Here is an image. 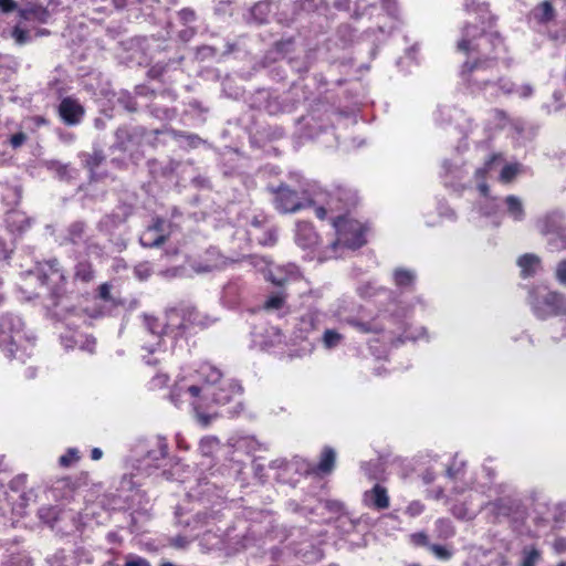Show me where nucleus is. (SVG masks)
<instances>
[{
  "label": "nucleus",
  "instance_id": "obj_12",
  "mask_svg": "<svg viewBox=\"0 0 566 566\" xmlns=\"http://www.w3.org/2000/svg\"><path fill=\"white\" fill-rule=\"evenodd\" d=\"M311 195V188L305 189L302 192V197L294 190L286 186L279 187L275 193V208L283 212H296L298 210L308 208V196Z\"/></svg>",
  "mask_w": 566,
  "mask_h": 566
},
{
  "label": "nucleus",
  "instance_id": "obj_3",
  "mask_svg": "<svg viewBox=\"0 0 566 566\" xmlns=\"http://www.w3.org/2000/svg\"><path fill=\"white\" fill-rule=\"evenodd\" d=\"M217 322V317L201 313L196 307L185 306L181 308H171L166 312L165 319L145 315L144 323L148 333L156 338V343H145L143 348L148 352V356H144L147 365H156L158 357L150 358L151 355L159 353V347L165 337L178 339L186 334L189 326L208 327Z\"/></svg>",
  "mask_w": 566,
  "mask_h": 566
},
{
  "label": "nucleus",
  "instance_id": "obj_64",
  "mask_svg": "<svg viewBox=\"0 0 566 566\" xmlns=\"http://www.w3.org/2000/svg\"><path fill=\"white\" fill-rule=\"evenodd\" d=\"M25 475H18L17 478H14L11 482H10V489L12 491H20V489L22 486H24L25 484Z\"/></svg>",
  "mask_w": 566,
  "mask_h": 566
},
{
  "label": "nucleus",
  "instance_id": "obj_23",
  "mask_svg": "<svg viewBox=\"0 0 566 566\" xmlns=\"http://www.w3.org/2000/svg\"><path fill=\"white\" fill-rule=\"evenodd\" d=\"M75 489L69 478L56 480L48 491V496L55 501H67L73 499Z\"/></svg>",
  "mask_w": 566,
  "mask_h": 566
},
{
  "label": "nucleus",
  "instance_id": "obj_25",
  "mask_svg": "<svg viewBox=\"0 0 566 566\" xmlns=\"http://www.w3.org/2000/svg\"><path fill=\"white\" fill-rule=\"evenodd\" d=\"M18 12L20 18L25 21L45 23L50 18V12L46 8L34 3H31L24 8H20Z\"/></svg>",
  "mask_w": 566,
  "mask_h": 566
},
{
  "label": "nucleus",
  "instance_id": "obj_42",
  "mask_svg": "<svg viewBox=\"0 0 566 566\" xmlns=\"http://www.w3.org/2000/svg\"><path fill=\"white\" fill-rule=\"evenodd\" d=\"M80 459L78 450L75 448H70L63 455L59 458V463L62 467H71Z\"/></svg>",
  "mask_w": 566,
  "mask_h": 566
},
{
  "label": "nucleus",
  "instance_id": "obj_1",
  "mask_svg": "<svg viewBox=\"0 0 566 566\" xmlns=\"http://www.w3.org/2000/svg\"><path fill=\"white\" fill-rule=\"evenodd\" d=\"M458 50L468 55L461 75L473 93H482L491 99L512 94L527 98L533 94V87L530 84L518 86L510 78L501 77L497 81H491L485 77V72L493 67L504 52V44L499 34L479 33L476 27L467 25L458 42Z\"/></svg>",
  "mask_w": 566,
  "mask_h": 566
},
{
  "label": "nucleus",
  "instance_id": "obj_52",
  "mask_svg": "<svg viewBox=\"0 0 566 566\" xmlns=\"http://www.w3.org/2000/svg\"><path fill=\"white\" fill-rule=\"evenodd\" d=\"M78 347L90 354H93L95 350V339L93 337H88L84 335V338H80Z\"/></svg>",
  "mask_w": 566,
  "mask_h": 566
},
{
  "label": "nucleus",
  "instance_id": "obj_15",
  "mask_svg": "<svg viewBox=\"0 0 566 566\" xmlns=\"http://www.w3.org/2000/svg\"><path fill=\"white\" fill-rule=\"evenodd\" d=\"M446 473L448 479L453 483L452 492L457 495L464 493L470 485V481L467 480L465 461L454 455L452 462L447 465Z\"/></svg>",
  "mask_w": 566,
  "mask_h": 566
},
{
  "label": "nucleus",
  "instance_id": "obj_19",
  "mask_svg": "<svg viewBox=\"0 0 566 566\" xmlns=\"http://www.w3.org/2000/svg\"><path fill=\"white\" fill-rule=\"evenodd\" d=\"M167 223L165 220L157 219L153 226H149L140 235V243L147 248H155L163 244L167 239Z\"/></svg>",
  "mask_w": 566,
  "mask_h": 566
},
{
  "label": "nucleus",
  "instance_id": "obj_29",
  "mask_svg": "<svg viewBox=\"0 0 566 566\" xmlns=\"http://www.w3.org/2000/svg\"><path fill=\"white\" fill-rule=\"evenodd\" d=\"M1 566H32V560L24 552L7 553L3 556Z\"/></svg>",
  "mask_w": 566,
  "mask_h": 566
},
{
  "label": "nucleus",
  "instance_id": "obj_24",
  "mask_svg": "<svg viewBox=\"0 0 566 566\" xmlns=\"http://www.w3.org/2000/svg\"><path fill=\"white\" fill-rule=\"evenodd\" d=\"M521 276L528 279L535 276L542 270L541 258L533 253H525L517 259Z\"/></svg>",
  "mask_w": 566,
  "mask_h": 566
},
{
  "label": "nucleus",
  "instance_id": "obj_27",
  "mask_svg": "<svg viewBox=\"0 0 566 566\" xmlns=\"http://www.w3.org/2000/svg\"><path fill=\"white\" fill-rule=\"evenodd\" d=\"M416 273L406 268H397L392 273V279L397 287L401 290H410L416 282Z\"/></svg>",
  "mask_w": 566,
  "mask_h": 566
},
{
  "label": "nucleus",
  "instance_id": "obj_60",
  "mask_svg": "<svg viewBox=\"0 0 566 566\" xmlns=\"http://www.w3.org/2000/svg\"><path fill=\"white\" fill-rule=\"evenodd\" d=\"M420 476L424 484H431L437 478V472L433 469L428 468L421 473Z\"/></svg>",
  "mask_w": 566,
  "mask_h": 566
},
{
  "label": "nucleus",
  "instance_id": "obj_50",
  "mask_svg": "<svg viewBox=\"0 0 566 566\" xmlns=\"http://www.w3.org/2000/svg\"><path fill=\"white\" fill-rule=\"evenodd\" d=\"M424 511V504L420 501H412L406 507L405 513L410 517H416L422 514Z\"/></svg>",
  "mask_w": 566,
  "mask_h": 566
},
{
  "label": "nucleus",
  "instance_id": "obj_51",
  "mask_svg": "<svg viewBox=\"0 0 566 566\" xmlns=\"http://www.w3.org/2000/svg\"><path fill=\"white\" fill-rule=\"evenodd\" d=\"M191 266L197 273H208L217 269L219 266V263L217 261L205 263L195 262Z\"/></svg>",
  "mask_w": 566,
  "mask_h": 566
},
{
  "label": "nucleus",
  "instance_id": "obj_17",
  "mask_svg": "<svg viewBox=\"0 0 566 566\" xmlns=\"http://www.w3.org/2000/svg\"><path fill=\"white\" fill-rule=\"evenodd\" d=\"M266 277L273 284L283 286L301 279V273L295 264L274 265L269 269Z\"/></svg>",
  "mask_w": 566,
  "mask_h": 566
},
{
  "label": "nucleus",
  "instance_id": "obj_21",
  "mask_svg": "<svg viewBox=\"0 0 566 566\" xmlns=\"http://www.w3.org/2000/svg\"><path fill=\"white\" fill-rule=\"evenodd\" d=\"M363 502L368 507L385 510L389 506L387 490L379 484H375L373 489L364 493Z\"/></svg>",
  "mask_w": 566,
  "mask_h": 566
},
{
  "label": "nucleus",
  "instance_id": "obj_57",
  "mask_svg": "<svg viewBox=\"0 0 566 566\" xmlns=\"http://www.w3.org/2000/svg\"><path fill=\"white\" fill-rule=\"evenodd\" d=\"M135 274L140 280H146L150 275V269L147 263L135 266Z\"/></svg>",
  "mask_w": 566,
  "mask_h": 566
},
{
  "label": "nucleus",
  "instance_id": "obj_58",
  "mask_svg": "<svg viewBox=\"0 0 566 566\" xmlns=\"http://www.w3.org/2000/svg\"><path fill=\"white\" fill-rule=\"evenodd\" d=\"M18 9V4L14 0H0V11L9 13Z\"/></svg>",
  "mask_w": 566,
  "mask_h": 566
},
{
  "label": "nucleus",
  "instance_id": "obj_47",
  "mask_svg": "<svg viewBox=\"0 0 566 566\" xmlns=\"http://www.w3.org/2000/svg\"><path fill=\"white\" fill-rule=\"evenodd\" d=\"M554 276L562 286H566V259L556 264Z\"/></svg>",
  "mask_w": 566,
  "mask_h": 566
},
{
  "label": "nucleus",
  "instance_id": "obj_45",
  "mask_svg": "<svg viewBox=\"0 0 566 566\" xmlns=\"http://www.w3.org/2000/svg\"><path fill=\"white\" fill-rule=\"evenodd\" d=\"M175 137L178 138L181 145H188L190 147H197L201 142L198 136L191 134L179 133L175 134Z\"/></svg>",
  "mask_w": 566,
  "mask_h": 566
},
{
  "label": "nucleus",
  "instance_id": "obj_37",
  "mask_svg": "<svg viewBox=\"0 0 566 566\" xmlns=\"http://www.w3.org/2000/svg\"><path fill=\"white\" fill-rule=\"evenodd\" d=\"M94 277L92 265L86 262H80L75 268V279L83 282H90Z\"/></svg>",
  "mask_w": 566,
  "mask_h": 566
},
{
  "label": "nucleus",
  "instance_id": "obj_48",
  "mask_svg": "<svg viewBox=\"0 0 566 566\" xmlns=\"http://www.w3.org/2000/svg\"><path fill=\"white\" fill-rule=\"evenodd\" d=\"M11 36L19 45L25 44L30 41L29 32L21 29L19 25L14 27L11 31Z\"/></svg>",
  "mask_w": 566,
  "mask_h": 566
},
{
  "label": "nucleus",
  "instance_id": "obj_40",
  "mask_svg": "<svg viewBox=\"0 0 566 566\" xmlns=\"http://www.w3.org/2000/svg\"><path fill=\"white\" fill-rule=\"evenodd\" d=\"M80 338H84V335L78 333H67L65 335H61V343L65 349H71L78 346Z\"/></svg>",
  "mask_w": 566,
  "mask_h": 566
},
{
  "label": "nucleus",
  "instance_id": "obj_16",
  "mask_svg": "<svg viewBox=\"0 0 566 566\" xmlns=\"http://www.w3.org/2000/svg\"><path fill=\"white\" fill-rule=\"evenodd\" d=\"M434 118L441 125L454 123L461 133H467L470 128V119L465 116L464 112L453 106H440L436 112Z\"/></svg>",
  "mask_w": 566,
  "mask_h": 566
},
{
  "label": "nucleus",
  "instance_id": "obj_10",
  "mask_svg": "<svg viewBox=\"0 0 566 566\" xmlns=\"http://www.w3.org/2000/svg\"><path fill=\"white\" fill-rule=\"evenodd\" d=\"M333 226L337 235L332 243L333 249L343 245L355 250L366 243L367 228L361 222L340 216L334 219Z\"/></svg>",
  "mask_w": 566,
  "mask_h": 566
},
{
  "label": "nucleus",
  "instance_id": "obj_5",
  "mask_svg": "<svg viewBox=\"0 0 566 566\" xmlns=\"http://www.w3.org/2000/svg\"><path fill=\"white\" fill-rule=\"evenodd\" d=\"M500 156H492L482 167L478 168L474 174L476 187L481 195L484 197V202L480 206V213L486 218L492 219L493 226L501 223V217L506 216L514 222H522L525 217V207L522 199L517 196L510 195L499 200L489 198V188L485 184V177L493 166L501 161Z\"/></svg>",
  "mask_w": 566,
  "mask_h": 566
},
{
  "label": "nucleus",
  "instance_id": "obj_22",
  "mask_svg": "<svg viewBox=\"0 0 566 566\" xmlns=\"http://www.w3.org/2000/svg\"><path fill=\"white\" fill-rule=\"evenodd\" d=\"M295 241L303 249H313L318 244V235L308 222H297L295 230Z\"/></svg>",
  "mask_w": 566,
  "mask_h": 566
},
{
  "label": "nucleus",
  "instance_id": "obj_9",
  "mask_svg": "<svg viewBox=\"0 0 566 566\" xmlns=\"http://www.w3.org/2000/svg\"><path fill=\"white\" fill-rule=\"evenodd\" d=\"M528 304L539 319L566 315V296L547 286H535L528 293Z\"/></svg>",
  "mask_w": 566,
  "mask_h": 566
},
{
  "label": "nucleus",
  "instance_id": "obj_46",
  "mask_svg": "<svg viewBox=\"0 0 566 566\" xmlns=\"http://www.w3.org/2000/svg\"><path fill=\"white\" fill-rule=\"evenodd\" d=\"M429 548L439 559L448 560L452 557V552L446 546L432 544Z\"/></svg>",
  "mask_w": 566,
  "mask_h": 566
},
{
  "label": "nucleus",
  "instance_id": "obj_18",
  "mask_svg": "<svg viewBox=\"0 0 566 566\" xmlns=\"http://www.w3.org/2000/svg\"><path fill=\"white\" fill-rule=\"evenodd\" d=\"M84 113V107L78 103L77 99L72 97L63 98L59 105V115L69 126L80 124Z\"/></svg>",
  "mask_w": 566,
  "mask_h": 566
},
{
  "label": "nucleus",
  "instance_id": "obj_43",
  "mask_svg": "<svg viewBox=\"0 0 566 566\" xmlns=\"http://www.w3.org/2000/svg\"><path fill=\"white\" fill-rule=\"evenodd\" d=\"M539 552L535 548H526L523 551L522 566H535L539 560Z\"/></svg>",
  "mask_w": 566,
  "mask_h": 566
},
{
  "label": "nucleus",
  "instance_id": "obj_20",
  "mask_svg": "<svg viewBox=\"0 0 566 566\" xmlns=\"http://www.w3.org/2000/svg\"><path fill=\"white\" fill-rule=\"evenodd\" d=\"M143 129L139 127L127 128L122 127L116 132V143L114 145L115 148L123 151H133V148L139 144V139L142 138Z\"/></svg>",
  "mask_w": 566,
  "mask_h": 566
},
{
  "label": "nucleus",
  "instance_id": "obj_54",
  "mask_svg": "<svg viewBox=\"0 0 566 566\" xmlns=\"http://www.w3.org/2000/svg\"><path fill=\"white\" fill-rule=\"evenodd\" d=\"M178 15L184 24L192 23L196 20L195 11L188 8L180 10Z\"/></svg>",
  "mask_w": 566,
  "mask_h": 566
},
{
  "label": "nucleus",
  "instance_id": "obj_44",
  "mask_svg": "<svg viewBox=\"0 0 566 566\" xmlns=\"http://www.w3.org/2000/svg\"><path fill=\"white\" fill-rule=\"evenodd\" d=\"M451 513L459 520H471L474 517V512L465 505H452Z\"/></svg>",
  "mask_w": 566,
  "mask_h": 566
},
{
  "label": "nucleus",
  "instance_id": "obj_35",
  "mask_svg": "<svg viewBox=\"0 0 566 566\" xmlns=\"http://www.w3.org/2000/svg\"><path fill=\"white\" fill-rule=\"evenodd\" d=\"M105 157L101 150H94L92 154H83L82 161L84 166L94 175L95 169L104 161Z\"/></svg>",
  "mask_w": 566,
  "mask_h": 566
},
{
  "label": "nucleus",
  "instance_id": "obj_39",
  "mask_svg": "<svg viewBox=\"0 0 566 566\" xmlns=\"http://www.w3.org/2000/svg\"><path fill=\"white\" fill-rule=\"evenodd\" d=\"M111 284L108 283H103L99 287H98V297L105 302L106 304H108L109 306L114 307V306H117L118 304H122L119 301H117L116 297H114L112 294H111Z\"/></svg>",
  "mask_w": 566,
  "mask_h": 566
},
{
  "label": "nucleus",
  "instance_id": "obj_6",
  "mask_svg": "<svg viewBox=\"0 0 566 566\" xmlns=\"http://www.w3.org/2000/svg\"><path fill=\"white\" fill-rule=\"evenodd\" d=\"M35 337L24 329L22 319L13 314L0 318V348L8 358L24 363L33 353Z\"/></svg>",
  "mask_w": 566,
  "mask_h": 566
},
{
  "label": "nucleus",
  "instance_id": "obj_11",
  "mask_svg": "<svg viewBox=\"0 0 566 566\" xmlns=\"http://www.w3.org/2000/svg\"><path fill=\"white\" fill-rule=\"evenodd\" d=\"M536 227L543 235H554L556 240H549V245L556 249L566 238V216L559 210H554L538 219Z\"/></svg>",
  "mask_w": 566,
  "mask_h": 566
},
{
  "label": "nucleus",
  "instance_id": "obj_38",
  "mask_svg": "<svg viewBox=\"0 0 566 566\" xmlns=\"http://www.w3.org/2000/svg\"><path fill=\"white\" fill-rule=\"evenodd\" d=\"M285 304V295L281 292L272 294L264 303V308L268 311H279Z\"/></svg>",
  "mask_w": 566,
  "mask_h": 566
},
{
  "label": "nucleus",
  "instance_id": "obj_14",
  "mask_svg": "<svg viewBox=\"0 0 566 566\" xmlns=\"http://www.w3.org/2000/svg\"><path fill=\"white\" fill-rule=\"evenodd\" d=\"M64 240L73 245H84L88 254L99 255L102 253V249L86 234V227L82 221L70 224Z\"/></svg>",
  "mask_w": 566,
  "mask_h": 566
},
{
  "label": "nucleus",
  "instance_id": "obj_30",
  "mask_svg": "<svg viewBox=\"0 0 566 566\" xmlns=\"http://www.w3.org/2000/svg\"><path fill=\"white\" fill-rule=\"evenodd\" d=\"M434 532L438 538L448 539L455 534L452 522L448 518H439L434 523Z\"/></svg>",
  "mask_w": 566,
  "mask_h": 566
},
{
  "label": "nucleus",
  "instance_id": "obj_26",
  "mask_svg": "<svg viewBox=\"0 0 566 566\" xmlns=\"http://www.w3.org/2000/svg\"><path fill=\"white\" fill-rule=\"evenodd\" d=\"M336 460L334 449L325 447L321 453L319 462L310 469L311 472L317 475H325L333 471Z\"/></svg>",
  "mask_w": 566,
  "mask_h": 566
},
{
  "label": "nucleus",
  "instance_id": "obj_31",
  "mask_svg": "<svg viewBox=\"0 0 566 566\" xmlns=\"http://www.w3.org/2000/svg\"><path fill=\"white\" fill-rule=\"evenodd\" d=\"M49 270L43 272V283L49 284L50 282L56 284L59 281L64 280V275L59 268L56 260H51L46 263Z\"/></svg>",
  "mask_w": 566,
  "mask_h": 566
},
{
  "label": "nucleus",
  "instance_id": "obj_63",
  "mask_svg": "<svg viewBox=\"0 0 566 566\" xmlns=\"http://www.w3.org/2000/svg\"><path fill=\"white\" fill-rule=\"evenodd\" d=\"M27 139V136L24 133H17L11 136L10 144L13 148L20 147Z\"/></svg>",
  "mask_w": 566,
  "mask_h": 566
},
{
  "label": "nucleus",
  "instance_id": "obj_55",
  "mask_svg": "<svg viewBox=\"0 0 566 566\" xmlns=\"http://www.w3.org/2000/svg\"><path fill=\"white\" fill-rule=\"evenodd\" d=\"M323 505L326 510L333 513H339L344 510L343 503L337 500H325Z\"/></svg>",
  "mask_w": 566,
  "mask_h": 566
},
{
  "label": "nucleus",
  "instance_id": "obj_32",
  "mask_svg": "<svg viewBox=\"0 0 566 566\" xmlns=\"http://www.w3.org/2000/svg\"><path fill=\"white\" fill-rule=\"evenodd\" d=\"M62 512L53 506H44L39 510V517L51 527L55 526L60 520H62Z\"/></svg>",
  "mask_w": 566,
  "mask_h": 566
},
{
  "label": "nucleus",
  "instance_id": "obj_8",
  "mask_svg": "<svg viewBox=\"0 0 566 566\" xmlns=\"http://www.w3.org/2000/svg\"><path fill=\"white\" fill-rule=\"evenodd\" d=\"M354 205V196L345 189L337 188L334 192H328L316 185L311 187L308 208H314L318 219H324L328 212L340 211Z\"/></svg>",
  "mask_w": 566,
  "mask_h": 566
},
{
  "label": "nucleus",
  "instance_id": "obj_59",
  "mask_svg": "<svg viewBox=\"0 0 566 566\" xmlns=\"http://www.w3.org/2000/svg\"><path fill=\"white\" fill-rule=\"evenodd\" d=\"M276 241V231L275 230H269L264 234V238H260L259 242L263 245H272Z\"/></svg>",
  "mask_w": 566,
  "mask_h": 566
},
{
  "label": "nucleus",
  "instance_id": "obj_62",
  "mask_svg": "<svg viewBox=\"0 0 566 566\" xmlns=\"http://www.w3.org/2000/svg\"><path fill=\"white\" fill-rule=\"evenodd\" d=\"M382 8L388 15L395 17L397 13L396 0H381Z\"/></svg>",
  "mask_w": 566,
  "mask_h": 566
},
{
  "label": "nucleus",
  "instance_id": "obj_33",
  "mask_svg": "<svg viewBox=\"0 0 566 566\" xmlns=\"http://www.w3.org/2000/svg\"><path fill=\"white\" fill-rule=\"evenodd\" d=\"M533 14L538 22H548L554 18V8L551 2L544 1L534 9Z\"/></svg>",
  "mask_w": 566,
  "mask_h": 566
},
{
  "label": "nucleus",
  "instance_id": "obj_7",
  "mask_svg": "<svg viewBox=\"0 0 566 566\" xmlns=\"http://www.w3.org/2000/svg\"><path fill=\"white\" fill-rule=\"evenodd\" d=\"M136 470L151 474L153 470L161 469L171 462L168 453L167 439L155 436L139 441L133 449Z\"/></svg>",
  "mask_w": 566,
  "mask_h": 566
},
{
  "label": "nucleus",
  "instance_id": "obj_36",
  "mask_svg": "<svg viewBox=\"0 0 566 566\" xmlns=\"http://www.w3.org/2000/svg\"><path fill=\"white\" fill-rule=\"evenodd\" d=\"M219 449V441L213 437H206L199 442V452L203 457H211Z\"/></svg>",
  "mask_w": 566,
  "mask_h": 566
},
{
  "label": "nucleus",
  "instance_id": "obj_34",
  "mask_svg": "<svg viewBox=\"0 0 566 566\" xmlns=\"http://www.w3.org/2000/svg\"><path fill=\"white\" fill-rule=\"evenodd\" d=\"M344 340V336L335 329H326L322 337L323 346L326 349L338 347Z\"/></svg>",
  "mask_w": 566,
  "mask_h": 566
},
{
  "label": "nucleus",
  "instance_id": "obj_53",
  "mask_svg": "<svg viewBox=\"0 0 566 566\" xmlns=\"http://www.w3.org/2000/svg\"><path fill=\"white\" fill-rule=\"evenodd\" d=\"M302 331L308 332L310 329H313L315 327V314L314 313H307L305 314L301 319Z\"/></svg>",
  "mask_w": 566,
  "mask_h": 566
},
{
  "label": "nucleus",
  "instance_id": "obj_61",
  "mask_svg": "<svg viewBox=\"0 0 566 566\" xmlns=\"http://www.w3.org/2000/svg\"><path fill=\"white\" fill-rule=\"evenodd\" d=\"M125 566H150L149 562L139 556H129Z\"/></svg>",
  "mask_w": 566,
  "mask_h": 566
},
{
  "label": "nucleus",
  "instance_id": "obj_28",
  "mask_svg": "<svg viewBox=\"0 0 566 566\" xmlns=\"http://www.w3.org/2000/svg\"><path fill=\"white\" fill-rule=\"evenodd\" d=\"M271 13V3L268 0L260 1L254 4L250 10V19L251 21L262 24L266 22L269 15Z\"/></svg>",
  "mask_w": 566,
  "mask_h": 566
},
{
  "label": "nucleus",
  "instance_id": "obj_41",
  "mask_svg": "<svg viewBox=\"0 0 566 566\" xmlns=\"http://www.w3.org/2000/svg\"><path fill=\"white\" fill-rule=\"evenodd\" d=\"M520 167L518 164L505 165L500 172V179L510 182L520 172Z\"/></svg>",
  "mask_w": 566,
  "mask_h": 566
},
{
  "label": "nucleus",
  "instance_id": "obj_13",
  "mask_svg": "<svg viewBox=\"0 0 566 566\" xmlns=\"http://www.w3.org/2000/svg\"><path fill=\"white\" fill-rule=\"evenodd\" d=\"M92 560L91 553L82 547L69 552L59 549L48 558L49 566H78L82 563L90 564Z\"/></svg>",
  "mask_w": 566,
  "mask_h": 566
},
{
  "label": "nucleus",
  "instance_id": "obj_56",
  "mask_svg": "<svg viewBox=\"0 0 566 566\" xmlns=\"http://www.w3.org/2000/svg\"><path fill=\"white\" fill-rule=\"evenodd\" d=\"M493 510L495 511H499V512H510L511 511V505L509 503L507 500L505 499H500V500H496L495 502L493 503H490L489 504Z\"/></svg>",
  "mask_w": 566,
  "mask_h": 566
},
{
  "label": "nucleus",
  "instance_id": "obj_4",
  "mask_svg": "<svg viewBox=\"0 0 566 566\" xmlns=\"http://www.w3.org/2000/svg\"><path fill=\"white\" fill-rule=\"evenodd\" d=\"M340 321L361 334H381L382 338L388 342H394L395 336H397L399 343L417 340L426 334L423 327L411 332L403 321L388 315L387 311H379L377 314H373L370 311L361 308L354 315L340 317Z\"/></svg>",
  "mask_w": 566,
  "mask_h": 566
},
{
  "label": "nucleus",
  "instance_id": "obj_2",
  "mask_svg": "<svg viewBox=\"0 0 566 566\" xmlns=\"http://www.w3.org/2000/svg\"><path fill=\"white\" fill-rule=\"evenodd\" d=\"M241 394V386L234 380L222 379L221 370L210 363H202L196 369H184L170 390V401L178 408L189 405L199 421L207 426L211 416L205 410L213 405H226Z\"/></svg>",
  "mask_w": 566,
  "mask_h": 566
},
{
  "label": "nucleus",
  "instance_id": "obj_49",
  "mask_svg": "<svg viewBox=\"0 0 566 566\" xmlns=\"http://www.w3.org/2000/svg\"><path fill=\"white\" fill-rule=\"evenodd\" d=\"M357 292L361 297H371L377 294V287L373 282H365L359 284Z\"/></svg>",
  "mask_w": 566,
  "mask_h": 566
}]
</instances>
